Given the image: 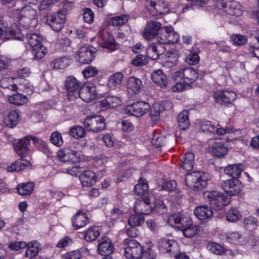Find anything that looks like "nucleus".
I'll return each instance as SVG.
<instances>
[{"label": "nucleus", "mask_w": 259, "mask_h": 259, "mask_svg": "<svg viewBox=\"0 0 259 259\" xmlns=\"http://www.w3.org/2000/svg\"><path fill=\"white\" fill-rule=\"evenodd\" d=\"M37 12L34 9L26 6L21 10L19 22L26 29L32 31L37 25Z\"/></svg>", "instance_id": "f257e3e1"}, {"label": "nucleus", "mask_w": 259, "mask_h": 259, "mask_svg": "<svg viewBox=\"0 0 259 259\" xmlns=\"http://www.w3.org/2000/svg\"><path fill=\"white\" fill-rule=\"evenodd\" d=\"M208 176L206 174H202L198 171H193L188 174L185 177L186 185L191 189L201 190L207 185Z\"/></svg>", "instance_id": "f03ea898"}, {"label": "nucleus", "mask_w": 259, "mask_h": 259, "mask_svg": "<svg viewBox=\"0 0 259 259\" xmlns=\"http://www.w3.org/2000/svg\"><path fill=\"white\" fill-rule=\"evenodd\" d=\"M140 206H146L147 207L142 209V212L145 214H149L152 211L155 210L159 214H163L166 212L167 208L163 201L158 200L156 201L155 197L152 194L146 198H144L143 201L137 203V207L138 205Z\"/></svg>", "instance_id": "7ed1b4c3"}, {"label": "nucleus", "mask_w": 259, "mask_h": 259, "mask_svg": "<svg viewBox=\"0 0 259 259\" xmlns=\"http://www.w3.org/2000/svg\"><path fill=\"white\" fill-rule=\"evenodd\" d=\"M204 198L208 199L210 204L216 209H222L230 202V198L217 191H206L203 193Z\"/></svg>", "instance_id": "20e7f679"}, {"label": "nucleus", "mask_w": 259, "mask_h": 259, "mask_svg": "<svg viewBox=\"0 0 259 259\" xmlns=\"http://www.w3.org/2000/svg\"><path fill=\"white\" fill-rule=\"evenodd\" d=\"M83 124L87 131L97 133L104 130L106 127L105 118L101 115H92L87 117Z\"/></svg>", "instance_id": "39448f33"}, {"label": "nucleus", "mask_w": 259, "mask_h": 259, "mask_svg": "<svg viewBox=\"0 0 259 259\" xmlns=\"http://www.w3.org/2000/svg\"><path fill=\"white\" fill-rule=\"evenodd\" d=\"M24 35L17 25L8 27L4 23H0V39L3 40L17 39L22 40Z\"/></svg>", "instance_id": "423d86ee"}, {"label": "nucleus", "mask_w": 259, "mask_h": 259, "mask_svg": "<svg viewBox=\"0 0 259 259\" xmlns=\"http://www.w3.org/2000/svg\"><path fill=\"white\" fill-rule=\"evenodd\" d=\"M172 77L176 81H183L190 85L198 78V73L194 68L186 67L174 72Z\"/></svg>", "instance_id": "0eeeda50"}, {"label": "nucleus", "mask_w": 259, "mask_h": 259, "mask_svg": "<svg viewBox=\"0 0 259 259\" xmlns=\"http://www.w3.org/2000/svg\"><path fill=\"white\" fill-rule=\"evenodd\" d=\"M145 7L153 16L164 14L169 11L168 5L164 0H146Z\"/></svg>", "instance_id": "6e6552de"}, {"label": "nucleus", "mask_w": 259, "mask_h": 259, "mask_svg": "<svg viewBox=\"0 0 259 259\" xmlns=\"http://www.w3.org/2000/svg\"><path fill=\"white\" fill-rule=\"evenodd\" d=\"M158 37L159 38L158 41L163 46L164 44L176 43L180 39L179 34L174 30L171 26H165L161 28Z\"/></svg>", "instance_id": "1a4fd4ad"}, {"label": "nucleus", "mask_w": 259, "mask_h": 259, "mask_svg": "<svg viewBox=\"0 0 259 259\" xmlns=\"http://www.w3.org/2000/svg\"><path fill=\"white\" fill-rule=\"evenodd\" d=\"M95 49L91 46H84L80 48L76 52L74 57L80 64H89L95 58Z\"/></svg>", "instance_id": "9d476101"}, {"label": "nucleus", "mask_w": 259, "mask_h": 259, "mask_svg": "<svg viewBox=\"0 0 259 259\" xmlns=\"http://www.w3.org/2000/svg\"><path fill=\"white\" fill-rule=\"evenodd\" d=\"M46 23L55 31L61 30L65 22V12L63 10L56 14H53L47 16Z\"/></svg>", "instance_id": "9b49d317"}, {"label": "nucleus", "mask_w": 259, "mask_h": 259, "mask_svg": "<svg viewBox=\"0 0 259 259\" xmlns=\"http://www.w3.org/2000/svg\"><path fill=\"white\" fill-rule=\"evenodd\" d=\"M97 91L96 86L92 83H88L81 85L79 91L75 94V99L80 98L83 101L89 102L97 96Z\"/></svg>", "instance_id": "f8f14e48"}, {"label": "nucleus", "mask_w": 259, "mask_h": 259, "mask_svg": "<svg viewBox=\"0 0 259 259\" xmlns=\"http://www.w3.org/2000/svg\"><path fill=\"white\" fill-rule=\"evenodd\" d=\"M143 247L136 240L131 239L124 248V255L128 259H140Z\"/></svg>", "instance_id": "ddd939ff"}, {"label": "nucleus", "mask_w": 259, "mask_h": 259, "mask_svg": "<svg viewBox=\"0 0 259 259\" xmlns=\"http://www.w3.org/2000/svg\"><path fill=\"white\" fill-rule=\"evenodd\" d=\"M221 187L225 192L230 196L237 195L243 188L242 183L237 179H231L222 181Z\"/></svg>", "instance_id": "4468645a"}, {"label": "nucleus", "mask_w": 259, "mask_h": 259, "mask_svg": "<svg viewBox=\"0 0 259 259\" xmlns=\"http://www.w3.org/2000/svg\"><path fill=\"white\" fill-rule=\"evenodd\" d=\"M150 109L148 103L140 101L128 105L125 108V112L131 115L140 117L147 113Z\"/></svg>", "instance_id": "2eb2a0df"}, {"label": "nucleus", "mask_w": 259, "mask_h": 259, "mask_svg": "<svg viewBox=\"0 0 259 259\" xmlns=\"http://www.w3.org/2000/svg\"><path fill=\"white\" fill-rule=\"evenodd\" d=\"M218 4V7L226 12L228 14L238 17L241 15L242 10L240 4L232 0H224Z\"/></svg>", "instance_id": "dca6fc26"}, {"label": "nucleus", "mask_w": 259, "mask_h": 259, "mask_svg": "<svg viewBox=\"0 0 259 259\" xmlns=\"http://www.w3.org/2000/svg\"><path fill=\"white\" fill-rule=\"evenodd\" d=\"M81 87V82L73 76L66 77L65 81V87L68 91L67 99L73 101L75 99V94L78 92V89Z\"/></svg>", "instance_id": "f3484780"}, {"label": "nucleus", "mask_w": 259, "mask_h": 259, "mask_svg": "<svg viewBox=\"0 0 259 259\" xmlns=\"http://www.w3.org/2000/svg\"><path fill=\"white\" fill-rule=\"evenodd\" d=\"M161 24L157 21H150L146 24L143 31L142 36L147 40H151L156 38L158 41V37L160 30L161 29Z\"/></svg>", "instance_id": "a211bd4d"}, {"label": "nucleus", "mask_w": 259, "mask_h": 259, "mask_svg": "<svg viewBox=\"0 0 259 259\" xmlns=\"http://www.w3.org/2000/svg\"><path fill=\"white\" fill-rule=\"evenodd\" d=\"M57 156L60 161L64 162L76 163L80 160L79 153L67 148L60 149L57 152Z\"/></svg>", "instance_id": "6ab92c4d"}, {"label": "nucleus", "mask_w": 259, "mask_h": 259, "mask_svg": "<svg viewBox=\"0 0 259 259\" xmlns=\"http://www.w3.org/2000/svg\"><path fill=\"white\" fill-rule=\"evenodd\" d=\"M30 140L31 136H28L23 139L15 141L14 146L16 152L21 157L30 155L31 153L29 148Z\"/></svg>", "instance_id": "aec40b11"}, {"label": "nucleus", "mask_w": 259, "mask_h": 259, "mask_svg": "<svg viewBox=\"0 0 259 259\" xmlns=\"http://www.w3.org/2000/svg\"><path fill=\"white\" fill-rule=\"evenodd\" d=\"M236 97V93L231 91H218L213 94L215 102L224 105L231 104Z\"/></svg>", "instance_id": "412c9836"}, {"label": "nucleus", "mask_w": 259, "mask_h": 259, "mask_svg": "<svg viewBox=\"0 0 259 259\" xmlns=\"http://www.w3.org/2000/svg\"><path fill=\"white\" fill-rule=\"evenodd\" d=\"M158 247L160 252L162 253H169L171 255L179 250L178 243L174 240L162 239L158 243Z\"/></svg>", "instance_id": "4be33fe9"}, {"label": "nucleus", "mask_w": 259, "mask_h": 259, "mask_svg": "<svg viewBox=\"0 0 259 259\" xmlns=\"http://www.w3.org/2000/svg\"><path fill=\"white\" fill-rule=\"evenodd\" d=\"M99 39L98 42L100 46L111 51L116 50L118 47L114 38L108 32H100Z\"/></svg>", "instance_id": "5701e85b"}, {"label": "nucleus", "mask_w": 259, "mask_h": 259, "mask_svg": "<svg viewBox=\"0 0 259 259\" xmlns=\"http://www.w3.org/2000/svg\"><path fill=\"white\" fill-rule=\"evenodd\" d=\"M185 222L180 228L184 236L187 238L193 237L196 236L199 232V228L196 225L192 223L190 218H186L183 220Z\"/></svg>", "instance_id": "b1692460"}, {"label": "nucleus", "mask_w": 259, "mask_h": 259, "mask_svg": "<svg viewBox=\"0 0 259 259\" xmlns=\"http://www.w3.org/2000/svg\"><path fill=\"white\" fill-rule=\"evenodd\" d=\"M171 108V103L165 101L161 104L156 103L150 109V117L152 120L155 121L159 119L160 112L163 110H168Z\"/></svg>", "instance_id": "393cba45"}, {"label": "nucleus", "mask_w": 259, "mask_h": 259, "mask_svg": "<svg viewBox=\"0 0 259 259\" xmlns=\"http://www.w3.org/2000/svg\"><path fill=\"white\" fill-rule=\"evenodd\" d=\"M164 52V46L159 41H157V42L152 43L149 45L147 48L146 54L149 58L156 60Z\"/></svg>", "instance_id": "a878e982"}, {"label": "nucleus", "mask_w": 259, "mask_h": 259, "mask_svg": "<svg viewBox=\"0 0 259 259\" xmlns=\"http://www.w3.org/2000/svg\"><path fill=\"white\" fill-rule=\"evenodd\" d=\"M98 252L102 255L111 254L114 249L113 245L109 238H102L98 240Z\"/></svg>", "instance_id": "bb28decb"}, {"label": "nucleus", "mask_w": 259, "mask_h": 259, "mask_svg": "<svg viewBox=\"0 0 259 259\" xmlns=\"http://www.w3.org/2000/svg\"><path fill=\"white\" fill-rule=\"evenodd\" d=\"M223 237L226 241L235 245L242 244L246 241L242 234L237 231L226 233L223 235Z\"/></svg>", "instance_id": "cd10ccee"}, {"label": "nucleus", "mask_w": 259, "mask_h": 259, "mask_svg": "<svg viewBox=\"0 0 259 259\" xmlns=\"http://www.w3.org/2000/svg\"><path fill=\"white\" fill-rule=\"evenodd\" d=\"M79 180L84 187L91 186L97 181V177L95 172L91 170H85L79 175Z\"/></svg>", "instance_id": "c85d7f7f"}, {"label": "nucleus", "mask_w": 259, "mask_h": 259, "mask_svg": "<svg viewBox=\"0 0 259 259\" xmlns=\"http://www.w3.org/2000/svg\"><path fill=\"white\" fill-rule=\"evenodd\" d=\"M209 150L214 156L218 157H223L228 152L227 148L220 141L215 142L209 146Z\"/></svg>", "instance_id": "c756f323"}, {"label": "nucleus", "mask_w": 259, "mask_h": 259, "mask_svg": "<svg viewBox=\"0 0 259 259\" xmlns=\"http://www.w3.org/2000/svg\"><path fill=\"white\" fill-rule=\"evenodd\" d=\"M27 249L25 252V257L32 259L36 256L40 250V244L36 241H32L26 244Z\"/></svg>", "instance_id": "7c9ffc66"}, {"label": "nucleus", "mask_w": 259, "mask_h": 259, "mask_svg": "<svg viewBox=\"0 0 259 259\" xmlns=\"http://www.w3.org/2000/svg\"><path fill=\"white\" fill-rule=\"evenodd\" d=\"M153 81L161 88H165L168 83L165 75L161 69L154 70L151 74Z\"/></svg>", "instance_id": "2f4dec72"}, {"label": "nucleus", "mask_w": 259, "mask_h": 259, "mask_svg": "<svg viewBox=\"0 0 259 259\" xmlns=\"http://www.w3.org/2000/svg\"><path fill=\"white\" fill-rule=\"evenodd\" d=\"M88 222L87 214L82 211H78L72 219L73 226L76 229L84 227Z\"/></svg>", "instance_id": "473e14b6"}, {"label": "nucleus", "mask_w": 259, "mask_h": 259, "mask_svg": "<svg viewBox=\"0 0 259 259\" xmlns=\"http://www.w3.org/2000/svg\"><path fill=\"white\" fill-rule=\"evenodd\" d=\"M142 84L139 78L131 77L127 81V92L131 94H137L140 93Z\"/></svg>", "instance_id": "72a5a7b5"}, {"label": "nucleus", "mask_w": 259, "mask_h": 259, "mask_svg": "<svg viewBox=\"0 0 259 259\" xmlns=\"http://www.w3.org/2000/svg\"><path fill=\"white\" fill-rule=\"evenodd\" d=\"M212 213L213 211L211 209L206 205L197 207L194 210L195 215L200 220H204L211 217Z\"/></svg>", "instance_id": "f704fd0d"}, {"label": "nucleus", "mask_w": 259, "mask_h": 259, "mask_svg": "<svg viewBox=\"0 0 259 259\" xmlns=\"http://www.w3.org/2000/svg\"><path fill=\"white\" fill-rule=\"evenodd\" d=\"M30 163L27 160L20 159L16 160L11 165L8 166L7 170L9 171L23 170L30 166Z\"/></svg>", "instance_id": "c9c22d12"}, {"label": "nucleus", "mask_w": 259, "mask_h": 259, "mask_svg": "<svg viewBox=\"0 0 259 259\" xmlns=\"http://www.w3.org/2000/svg\"><path fill=\"white\" fill-rule=\"evenodd\" d=\"M19 118L18 112L15 110H11L4 117V122L7 126L13 127L18 123Z\"/></svg>", "instance_id": "e433bc0d"}, {"label": "nucleus", "mask_w": 259, "mask_h": 259, "mask_svg": "<svg viewBox=\"0 0 259 259\" xmlns=\"http://www.w3.org/2000/svg\"><path fill=\"white\" fill-rule=\"evenodd\" d=\"M194 155L191 152H187L185 154V157L181 164V167L186 171L191 170L194 163Z\"/></svg>", "instance_id": "4c0bfd02"}, {"label": "nucleus", "mask_w": 259, "mask_h": 259, "mask_svg": "<svg viewBox=\"0 0 259 259\" xmlns=\"http://www.w3.org/2000/svg\"><path fill=\"white\" fill-rule=\"evenodd\" d=\"M149 187L145 179L140 178L137 184L134 187V192L138 195H143L148 197L151 194H146Z\"/></svg>", "instance_id": "58836bf2"}, {"label": "nucleus", "mask_w": 259, "mask_h": 259, "mask_svg": "<svg viewBox=\"0 0 259 259\" xmlns=\"http://www.w3.org/2000/svg\"><path fill=\"white\" fill-rule=\"evenodd\" d=\"M189 114L187 110H183L178 116V126L180 130H185L190 124L188 118Z\"/></svg>", "instance_id": "ea45409f"}, {"label": "nucleus", "mask_w": 259, "mask_h": 259, "mask_svg": "<svg viewBox=\"0 0 259 259\" xmlns=\"http://www.w3.org/2000/svg\"><path fill=\"white\" fill-rule=\"evenodd\" d=\"M8 101L11 104L16 105H21L26 103L28 98L22 94L17 93L8 97Z\"/></svg>", "instance_id": "a19ab883"}, {"label": "nucleus", "mask_w": 259, "mask_h": 259, "mask_svg": "<svg viewBox=\"0 0 259 259\" xmlns=\"http://www.w3.org/2000/svg\"><path fill=\"white\" fill-rule=\"evenodd\" d=\"M123 76L120 72H116L109 78L108 85L111 89H115L122 82Z\"/></svg>", "instance_id": "79ce46f5"}, {"label": "nucleus", "mask_w": 259, "mask_h": 259, "mask_svg": "<svg viewBox=\"0 0 259 259\" xmlns=\"http://www.w3.org/2000/svg\"><path fill=\"white\" fill-rule=\"evenodd\" d=\"M186 217H182V215L180 213H177L172 214L170 215L168 219V223L174 227L179 228L180 229L182 227V225L185 222L183 220L186 219Z\"/></svg>", "instance_id": "37998d69"}, {"label": "nucleus", "mask_w": 259, "mask_h": 259, "mask_svg": "<svg viewBox=\"0 0 259 259\" xmlns=\"http://www.w3.org/2000/svg\"><path fill=\"white\" fill-rule=\"evenodd\" d=\"M34 189V184L32 182L22 183L18 185L17 192L21 195H27L31 194Z\"/></svg>", "instance_id": "c03bdc74"}, {"label": "nucleus", "mask_w": 259, "mask_h": 259, "mask_svg": "<svg viewBox=\"0 0 259 259\" xmlns=\"http://www.w3.org/2000/svg\"><path fill=\"white\" fill-rule=\"evenodd\" d=\"M0 85L4 89H7L13 91H18V86L14 83V78H3L0 80Z\"/></svg>", "instance_id": "a18cd8bd"}, {"label": "nucleus", "mask_w": 259, "mask_h": 259, "mask_svg": "<svg viewBox=\"0 0 259 259\" xmlns=\"http://www.w3.org/2000/svg\"><path fill=\"white\" fill-rule=\"evenodd\" d=\"M242 171L240 164L229 165L226 167L224 172L226 174L233 178L238 177Z\"/></svg>", "instance_id": "49530a36"}, {"label": "nucleus", "mask_w": 259, "mask_h": 259, "mask_svg": "<svg viewBox=\"0 0 259 259\" xmlns=\"http://www.w3.org/2000/svg\"><path fill=\"white\" fill-rule=\"evenodd\" d=\"M70 63V61L66 57L57 58L51 63V67L55 69H63L67 67Z\"/></svg>", "instance_id": "de8ad7c7"}, {"label": "nucleus", "mask_w": 259, "mask_h": 259, "mask_svg": "<svg viewBox=\"0 0 259 259\" xmlns=\"http://www.w3.org/2000/svg\"><path fill=\"white\" fill-rule=\"evenodd\" d=\"M27 39L28 44L32 48L40 45L42 43L43 38L42 36L38 33H30L27 35Z\"/></svg>", "instance_id": "09e8293b"}, {"label": "nucleus", "mask_w": 259, "mask_h": 259, "mask_svg": "<svg viewBox=\"0 0 259 259\" xmlns=\"http://www.w3.org/2000/svg\"><path fill=\"white\" fill-rule=\"evenodd\" d=\"M207 248L209 251L217 255H222L227 251L224 246L214 242H209L207 245Z\"/></svg>", "instance_id": "8fccbe9b"}, {"label": "nucleus", "mask_w": 259, "mask_h": 259, "mask_svg": "<svg viewBox=\"0 0 259 259\" xmlns=\"http://www.w3.org/2000/svg\"><path fill=\"white\" fill-rule=\"evenodd\" d=\"M104 104L109 108H114L120 105L121 103V100L120 98L115 96H108L104 101Z\"/></svg>", "instance_id": "3c124183"}, {"label": "nucleus", "mask_w": 259, "mask_h": 259, "mask_svg": "<svg viewBox=\"0 0 259 259\" xmlns=\"http://www.w3.org/2000/svg\"><path fill=\"white\" fill-rule=\"evenodd\" d=\"M100 235L99 229L98 227L89 228L85 233L84 238L88 241L95 240Z\"/></svg>", "instance_id": "603ef678"}, {"label": "nucleus", "mask_w": 259, "mask_h": 259, "mask_svg": "<svg viewBox=\"0 0 259 259\" xmlns=\"http://www.w3.org/2000/svg\"><path fill=\"white\" fill-rule=\"evenodd\" d=\"M70 135L76 139L82 138L85 135V130L81 126L75 125L70 128Z\"/></svg>", "instance_id": "864d4df0"}, {"label": "nucleus", "mask_w": 259, "mask_h": 259, "mask_svg": "<svg viewBox=\"0 0 259 259\" xmlns=\"http://www.w3.org/2000/svg\"><path fill=\"white\" fill-rule=\"evenodd\" d=\"M124 214L123 210L119 206H114L111 210L109 217L111 221H114L117 219H122Z\"/></svg>", "instance_id": "5fc2aeb1"}, {"label": "nucleus", "mask_w": 259, "mask_h": 259, "mask_svg": "<svg viewBox=\"0 0 259 259\" xmlns=\"http://www.w3.org/2000/svg\"><path fill=\"white\" fill-rule=\"evenodd\" d=\"M128 18V16L126 15L115 16L110 19L109 24L114 26H120L127 22Z\"/></svg>", "instance_id": "6e6d98bb"}, {"label": "nucleus", "mask_w": 259, "mask_h": 259, "mask_svg": "<svg viewBox=\"0 0 259 259\" xmlns=\"http://www.w3.org/2000/svg\"><path fill=\"white\" fill-rule=\"evenodd\" d=\"M31 140L38 150L44 153H47L48 151L47 143L44 141L32 136H31Z\"/></svg>", "instance_id": "4d7b16f0"}, {"label": "nucleus", "mask_w": 259, "mask_h": 259, "mask_svg": "<svg viewBox=\"0 0 259 259\" xmlns=\"http://www.w3.org/2000/svg\"><path fill=\"white\" fill-rule=\"evenodd\" d=\"M32 52L35 59H40L47 53V49L41 43L40 45H39L38 46L32 48Z\"/></svg>", "instance_id": "13d9d810"}, {"label": "nucleus", "mask_w": 259, "mask_h": 259, "mask_svg": "<svg viewBox=\"0 0 259 259\" xmlns=\"http://www.w3.org/2000/svg\"><path fill=\"white\" fill-rule=\"evenodd\" d=\"M241 215L239 211L236 208H231L229 210L226 215V219L228 222H235L240 220Z\"/></svg>", "instance_id": "bf43d9fd"}, {"label": "nucleus", "mask_w": 259, "mask_h": 259, "mask_svg": "<svg viewBox=\"0 0 259 259\" xmlns=\"http://www.w3.org/2000/svg\"><path fill=\"white\" fill-rule=\"evenodd\" d=\"M144 222V217L137 213L136 214L131 215L128 221V224L132 227L139 226L143 224Z\"/></svg>", "instance_id": "052dcab7"}, {"label": "nucleus", "mask_w": 259, "mask_h": 259, "mask_svg": "<svg viewBox=\"0 0 259 259\" xmlns=\"http://www.w3.org/2000/svg\"><path fill=\"white\" fill-rule=\"evenodd\" d=\"M51 143L57 147H61L63 144V140L61 134L58 132L52 133L50 137Z\"/></svg>", "instance_id": "680f3d73"}, {"label": "nucleus", "mask_w": 259, "mask_h": 259, "mask_svg": "<svg viewBox=\"0 0 259 259\" xmlns=\"http://www.w3.org/2000/svg\"><path fill=\"white\" fill-rule=\"evenodd\" d=\"M230 40L235 46H242L246 42L247 38L244 35L235 34L231 36Z\"/></svg>", "instance_id": "e2e57ef3"}, {"label": "nucleus", "mask_w": 259, "mask_h": 259, "mask_svg": "<svg viewBox=\"0 0 259 259\" xmlns=\"http://www.w3.org/2000/svg\"><path fill=\"white\" fill-rule=\"evenodd\" d=\"M156 253L150 247H144L142 251L141 259H155Z\"/></svg>", "instance_id": "0e129e2a"}, {"label": "nucleus", "mask_w": 259, "mask_h": 259, "mask_svg": "<svg viewBox=\"0 0 259 259\" xmlns=\"http://www.w3.org/2000/svg\"><path fill=\"white\" fill-rule=\"evenodd\" d=\"M148 62V59L147 56L140 54L133 59L132 63L135 66H141L146 65Z\"/></svg>", "instance_id": "69168bd1"}, {"label": "nucleus", "mask_w": 259, "mask_h": 259, "mask_svg": "<svg viewBox=\"0 0 259 259\" xmlns=\"http://www.w3.org/2000/svg\"><path fill=\"white\" fill-rule=\"evenodd\" d=\"M32 90L33 87L28 80L24 79L20 81L18 91L30 93H32Z\"/></svg>", "instance_id": "338daca9"}, {"label": "nucleus", "mask_w": 259, "mask_h": 259, "mask_svg": "<svg viewBox=\"0 0 259 259\" xmlns=\"http://www.w3.org/2000/svg\"><path fill=\"white\" fill-rule=\"evenodd\" d=\"M244 224L245 228L249 231L253 230L257 227L256 220L252 217H249L244 220Z\"/></svg>", "instance_id": "774afa93"}]
</instances>
